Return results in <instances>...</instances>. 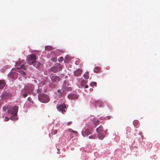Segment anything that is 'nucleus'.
<instances>
[{"label": "nucleus", "mask_w": 160, "mask_h": 160, "mask_svg": "<svg viewBox=\"0 0 160 160\" xmlns=\"http://www.w3.org/2000/svg\"><path fill=\"white\" fill-rule=\"evenodd\" d=\"M58 131L56 130H53L52 131L51 134L52 135L55 134L57 133Z\"/></svg>", "instance_id": "26"}, {"label": "nucleus", "mask_w": 160, "mask_h": 160, "mask_svg": "<svg viewBox=\"0 0 160 160\" xmlns=\"http://www.w3.org/2000/svg\"><path fill=\"white\" fill-rule=\"evenodd\" d=\"M96 136L95 134H92L89 137V138L91 139H95L96 138Z\"/></svg>", "instance_id": "25"}, {"label": "nucleus", "mask_w": 160, "mask_h": 160, "mask_svg": "<svg viewBox=\"0 0 160 160\" xmlns=\"http://www.w3.org/2000/svg\"><path fill=\"white\" fill-rule=\"evenodd\" d=\"M96 84L97 83L96 82H92L90 84V86L92 87L94 86H96Z\"/></svg>", "instance_id": "28"}, {"label": "nucleus", "mask_w": 160, "mask_h": 160, "mask_svg": "<svg viewBox=\"0 0 160 160\" xmlns=\"http://www.w3.org/2000/svg\"><path fill=\"white\" fill-rule=\"evenodd\" d=\"M2 109L3 111L5 112L7 111L8 112V109L10 110V108L7 106H5L3 107Z\"/></svg>", "instance_id": "21"}, {"label": "nucleus", "mask_w": 160, "mask_h": 160, "mask_svg": "<svg viewBox=\"0 0 160 160\" xmlns=\"http://www.w3.org/2000/svg\"><path fill=\"white\" fill-rule=\"evenodd\" d=\"M66 91H63L62 90H59L58 91V92L59 94V95L61 97H64L66 94Z\"/></svg>", "instance_id": "13"}, {"label": "nucleus", "mask_w": 160, "mask_h": 160, "mask_svg": "<svg viewBox=\"0 0 160 160\" xmlns=\"http://www.w3.org/2000/svg\"><path fill=\"white\" fill-rule=\"evenodd\" d=\"M36 60V56L34 54H31L27 57L28 62L30 65L33 64Z\"/></svg>", "instance_id": "5"}, {"label": "nucleus", "mask_w": 160, "mask_h": 160, "mask_svg": "<svg viewBox=\"0 0 160 160\" xmlns=\"http://www.w3.org/2000/svg\"><path fill=\"white\" fill-rule=\"evenodd\" d=\"M12 96V94L7 92L3 93L1 95V98L2 100H6L10 98Z\"/></svg>", "instance_id": "7"}, {"label": "nucleus", "mask_w": 160, "mask_h": 160, "mask_svg": "<svg viewBox=\"0 0 160 160\" xmlns=\"http://www.w3.org/2000/svg\"><path fill=\"white\" fill-rule=\"evenodd\" d=\"M57 68H58V70L59 69V71H60L62 70V67L61 64H58L57 66H56Z\"/></svg>", "instance_id": "24"}, {"label": "nucleus", "mask_w": 160, "mask_h": 160, "mask_svg": "<svg viewBox=\"0 0 160 160\" xmlns=\"http://www.w3.org/2000/svg\"><path fill=\"white\" fill-rule=\"evenodd\" d=\"M12 78H14V77H12Z\"/></svg>", "instance_id": "40"}, {"label": "nucleus", "mask_w": 160, "mask_h": 160, "mask_svg": "<svg viewBox=\"0 0 160 160\" xmlns=\"http://www.w3.org/2000/svg\"><path fill=\"white\" fill-rule=\"evenodd\" d=\"M3 100H2V99H0V108L2 105L3 104Z\"/></svg>", "instance_id": "34"}, {"label": "nucleus", "mask_w": 160, "mask_h": 160, "mask_svg": "<svg viewBox=\"0 0 160 160\" xmlns=\"http://www.w3.org/2000/svg\"><path fill=\"white\" fill-rule=\"evenodd\" d=\"M68 82L66 81H64L63 85L62 87V90L63 91H71V88L70 87H68Z\"/></svg>", "instance_id": "6"}, {"label": "nucleus", "mask_w": 160, "mask_h": 160, "mask_svg": "<svg viewBox=\"0 0 160 160\" xmlns=\"http://www.w3.org/2000/svg\"><path fill=\"white\" fill-rule=\"evenodd\" d=\"M71 123H72V122H68V123H67V125H70Z\"/></svg>", "instance_id": "37"}, {"label": "nucleus", "mask_w": 160, "mask_h": 160, "mask_svg": "<svg viewBox=\"0 0 160 160\" xmlns=\"http://www.w3.org/2000/svg\"><path fill=\"white\" fill-rule=\"evenodd\" d=\"M18 69L20 68H23L24 69L26 70L27 68H26L24 66V65L23 64H22L21 65L20 67L18 68Z\"/></svg>", "instance_id": "27"}, {"label": "nucleus", "mask_w": 160, "mask_h": 160, "mask_svg": "<svg viewBox=\"0 0 160 160\" xmlns=\"http://www.w3.org/2000/svg\"><path fill=\"white\" fill-rule=\"evenodd\" d=\"M69 131L70 132H73V133H77V131H75L74 130H72L71 129H69Z\"/></svg>", "instance_id": "33"}, {"label": "nucleus", "mask_w": 160, "mask_h": 160, "mask_svg": "<svg viewBox=\"0 0 160 160\" xmlns=\"http://www.w3.org/2000/svg\"><path fill=\"white\" fill-rule=\"evenodd\" d=\"M101 68L99 67H96L94 69V72L95 73H98L100 71Z\"/></svg>", "instance_id": "16"}, {"label": "nucleus", "mask_w": 160, "mask_h": 160, "mask_svg": "<svg viewBox=\"0 0 160 160\" xmlns=\"http://www.w3.org/2000/svg\"><path fill=\"white\" fill-rule=\"evenodd\" d=\"M84 78L85 79H88L89 78V74L88 72H86L85 73L84 76H83Z\"/></svg>", "instance_id": "17"}, {"label": "nucleus", "mask_w": 160, "mask_h": 160, "mask_svg": "<svg viewBox=\"0 0 160 160\" xmlns=\"http://www.w3.org/2000/svg\"><path fill=\"white\" fill-rule=\"evenodd\" d=\"M38 97L39 101L42 103H47L49 100V97L45 94H40L38 95Z\"/></svg>", "instance_id": "4"}, {"label": "nucleus", "mask_w": 160, "mask_h": 160, "mask_svg": "<svg viewBox=\"0 0 160 160\" xmlns=\"http://www.w3.org/2000/svg\"><path fill=\"white\" fill-rule=\"evenodd\" d=\"M18 107L17 106H15L12 108H10V110H8V112L12 115L10 118V119L12 120H18L17 118L18 112Z\"/></svg>", "instance_id": "2"}, {"label": "nucleus", "mask_w": 160, "mask_h": 160, "mask_svg": "<svg viewBox=\"0 0 160 160\" xmlns=\"http://www.w3.org/2000/svg\"><path fill=\"white\" fill-rule=\"evenodd\" d=\"M34 89L33 85L32 84H28L26 85L24 88L21 91V94L24 98L27 97L28 94H30Z\"/></svg>", "instance_id": "1"}, {"label": "nucleus", "mask_w": 160, "mask_h": 160, "mask_svg": "<svg viewBox=\"0 0 160 160\" xmlns=\"http://www.w3.org/2000/svg\"><path fill=\"white\" fill-rule=\"evenodd\" d=\"M68 97L69 99H76L78 98V96L75 94H70L68 95Z\"/></svg>", "instance_id": "14"}, {"label": "nucleus", "mask_w": 160, "mask_h": 160, "mask_svg": "<svg viewBox=\"0 0 160 160\" xmlns=\"http://www.w3.org/2000/svg\"><path fill=\"white\" fill-rule=\"evenodd\" d=\"M51 71L55 72H57L58 71V68L56 67H52L51 69Z\"/></svg>", "instance_id": "19"}, {"label": "nucleus", "mask_w": 160, "mask_h": 160, "mask_svg": "<svg viewBox=\"0 0 160 160\" xmlns=\"http://www.w3.org/2000/svg\"><path fill=\"white\" fill-rule=\"evenodd\" d=\"M12 74H14L15 76V77H16V76H17V74H16V73H12V72H11V73H10L8 74V76L9 77L10 76H11V75Z\"/></svg>", "instance_id": "32"}, {"label": "nucleus", "mask_w": 160, "mask_h": 160, "mask_svg": "<svg viewBox=\"0 0 160 160\" xmlns=\"http://www.w3.org/2000/svg\"><path fill=\"white\" fill-rule=\"evenodd\" d=\"M87 83V81L84 80H83L82 81H81V85L82 87H84V85L85 84H86Z\"/></svg>", "instance_id": "20"}, {"label": "nucleus", "mask_w": 160, "mask_h": 160, "mask_svg": "<svg viewBox=\"0 0 160 160\" xmlns=\"http://www.w3.org/2000/svg\"><path fill=\"white\" fill-rule=\"evenodd\" d=\"M51 80L53 82H58L60 80V78L59 76L53 75L50 77Z\"/></svg>", "instance_id": "10"}, {"label": "nucleus", "mask_w": 160, "mask_h": 160, "mask_svg": "<svg viewBox=\"0 0 160 160\" xmlns=\"http://www.w3.org/2000/svg\"><path fill=\"white\" fill-rule=\"evenodd\" d=\"M63 60V58L62 57H61L59 58L58 59V61L59 62H62Z\"/></svg>", "instance_id": "30"}, {"label": "nucleus", "mask_w": 160, "mask_h": 160, "mask_svg": "<svg viewBox=\"0 0 160 160\" xmlns=\"http://www.w3.org/2000/svg\"><path fill=\"white\" fill-rule=\"evenodd\" d=\"M96 130L98 133V136L99 138L101 140L103 139L105 135L106 132L103 129L102 126H100L96 128Z\"/></svg>", "instance_id": "3"}, {"label": "nucleus", "mask_w": 160, "mask_h": 160, "mask_svg": "<svg viewBox=\"0 0 160 160\" xmlns=\"http://www.w3.org/2000/svg\"><path fill=\"white\" fill-rule=\"evenodd\" d=\"M34 66L38 69H41L42 66V65L37 61H35L33 63Z\"/></svg>", "instance_id": "11"}, {"label": "nucleus", "mask_w": 160, "mask_h": 160, "mask_svg": "<svg viewBox=\"0 0 160 160\" xmlns=\"http://www.w3.org/2000/svg\"><path fill=\"white\" fill-rule=\"evenodd\" d=\"M88 87V85H86L85 87H84V88H87Z\"/></svg>", "instance_id": "39"}, {"label": "nucleus", "mask_w": 160, "mask_h": 160, "mask_svg": "<svg viewBox=\"0 0 160 160\" xmlns=\"http://www.w3.org/2000/svg\"><path fill=\"white\" fill-rule=\"evenodd\" d=\"M66 108V105L64 103L59 104L57 107V108L58 110L61 111V112L63 113L65 112V109Z\"/></svg>", "instance_id": "8"}, {"label": "nucleus", "mask_w": 160, "mask_h": 160, "mask_svg": "<svg viewBox=\"0 0 160 160\" xmlns=\"http://www.w3.org/2000/svg\"><path fill=\"white\" fill-rule=\"evenodd\" d=\"M5 82L2 80H0V89H2L5 85Z\"/></svg>", "instance_id": "15"}, {"label": "nucleus", "mask_w": 160, "mask_h": 160, "mask_svg": "<svg viewBox=\"0 0 160 160\" xmlns=\"http://www.w3.org/2000/svg\"><path fill=\"white\" fill-rule=\"evenodd\" d=\"M42 92V90L41 89H38L37 90V93H39Z\"/></svg>", "instance_id": "35"}, {"label": "nucleus", "mask_w": 160, "mask_h": 160, "mask_svg": "<svg viewBox=\"0 0 160 160\" xmlns=\"http://www.w3.org/2000/svg\"><path fill=\"white\" fill-rule=\"evenodd\" d=\"M45 50L48 51H50L52 49V47L50 46H46L45 47Z\"/></svg>", "instance_id": "23"}, {"label": "nucleus", "mask_w": 160, "mask_h": 160, "mask_svg": "<svg viewBox=\"0 0 160 160\" xmlns=\"http://www.w3.org/2000/svg\"><path fill=\"white\" fill-rule=\"evenodd\" d=\"M96 102L98 104V106L99 107H103V103L102 101H97Z\"/></svg>", "instance_id": "18"}, {"label": "nucleus", "mask_w": 160, "mask_h": 160, "mask_svg": "<svg viewBox=\"0 0 160 160\" xmlns=\"http://www.w3.org/2000/svg\"><path fill=\"white\" fill-rule=\"evenodd\" d=\"M9 120V118L8 117H5L4 119V121H7Z\"/></svg>", "instance_id": "36"}, {"label": "nucleus", "mask_w": 160, "mask_h": 160, "mask_svg": "<svg viewBox=\"0 0 160 160\" xmlns=\"http://www.w3.org/2000/svg\"><path fill=\"white\" fill-rule=\"evenodd\" d=\"M82 71L80 69H78L74 72V75L76 77H78L80 75Z\"/></svg>", "instance_id": "12"}, {"label": "nucleus", "mask_w": 160, "mask_h": 160, "mask_svg": "<svg viewBox=\"0 0 160 160\" xmlns=\"http://www.w3.org/2000/svg\"><path fill=\"white\" fill-rule=\"evenodd\" d=\"M138 120H134L133 122L134 126L137 128L138 127Z\"/></svg>", "instance_id": "22"}, {"label": "nucleus", "mask_w": 160, "mask_h": 160, "mask_svg": "<svg viewBox=\"0 0 160 160\" xmlns=\"http://www.w3.org/2000/svg\"><path fill=\"white\" fill-rule=\"evenodd\" d=\"M91 133L92 132L90 130L88 129H84L82 132V134L84 137L87 136L88 135L91 134Z\"/></svg>", "instance_id": "9"}, {"label": "nucleus", "mask_w": 160, "mask_h": 160, "mask_svg": "<svg viewBox=\"0 0 160 160\" xmlns=\"http://www.w3.org/2000/svg\"><path fill=\"white\" fill-rule=\"evenodd\" d=\"M18 72H19L21 74H22L23 75H26V73L22 70H19Z\"/></svg>", "instance_id": "29"}, {"label": "nucleus", "mask_w": 160, "mask_h": 160, "mask_svg": "<svg viewBox=\"0 0 160 160\" xmlns=\"http://www.w3.org/2000/svg\"><path fill=\"white\" fill-rule=\"evenodd\" d=\"M20 63L19 62H16V65H19L20 64Z\"/></svg>", "instance_id": "38"}, {"label": "nucleus", "mask_w": 160, "mask_h": 160, "mask_svg": "<svg viewBox=\"0 0 160 160\" xmlns=\"http://www.w3.org/2000/svg\"><path fill=\"white\" fill-rule=\"evenodd\" d=\"M51 60L52 61L55 62L57 60V58L56 57L53 58H52Z\"/></svg>", "instance_id": "31"}]
</instances>
